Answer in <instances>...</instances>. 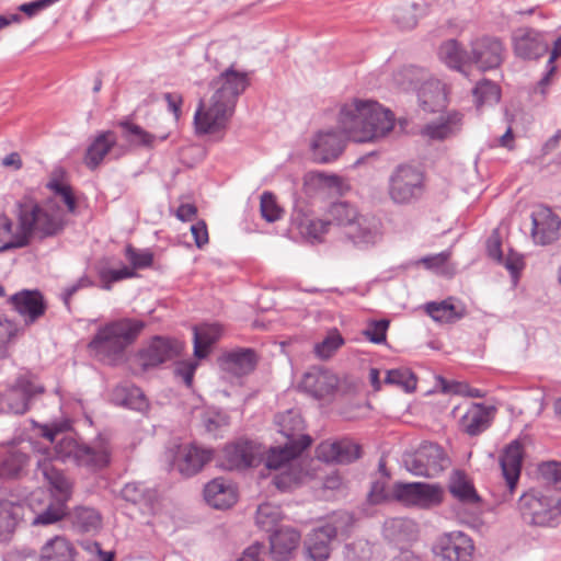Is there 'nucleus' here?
Wrapping results in <instances>:
<instances>
[{"instance_id":"22","label":"nucleus","mask_w":561,"mask_h":561,"mask_svg":"<svg viewBox=\"0 0 561 561\" xmlns=\"http://www.w3.org/2000/svg\"><path fill=\"white\" fill-rule=\"evenodd\" d=\"M9 301L16 312L24 318L26 324L35 322L46 310L44 298L37 290H22L12 295Z\"/></svg>"},{"instance_id":"20","label":"nucleus","mask_w":561,"mask_h":561,"mask_svg":"<svg viewBox=\"0 0 561 561\" xmlns=\"http://www.w3.org/2000/svg\"><path fill=\"white\" fill-rule=\"evenodd\" d=\"M344 135L333 129L319 131L311 142L314 159L327 163L336 159L344 150Z\"/></svg>"},{"instance_id":"11","label":"nucleus","mask_w":561,"mask_h":561,"mask_svg":"<svg viewBox=\"0 0 561 561\" xmlns=\"http://www.w3.org/2000/svg\"><path fill=\"white\" fill-rule=\"evenodd\" d=\"M504 59V46L494 37L484 36L471 43L468 60L481 71L500 67Z\"/></svg>"},{"instance_id":"5","label":"nucleus","mask_w":561,"mask_h":561,"mask_svg":"<svg viewBox=\"0 0 561 561\" xmlns=\"http://www.w3.org/2000/svg\"><path fill=\"white\" fill-rule=\"evenodd\" d=\"M144 328L145 322L134 318L112 320L98 329L88 348L99 360L108 365L116 364Z\"/></svg>"},{"instance_id":"31","label":"nucleus","mask_w":561,"mask_h":561,"mask_svg":"<svg viewBox=\"0 0 561 561\" xmlns=\"http://www.w3.org/2000/svg\"><path fill=\"white\" fill-rule=\"evenodd\" d=\"M417 98L425 112L440 111L447 104L445 84L434 78L425 80L417 90Z\"/></svg>"},{"instance_id":"13","label":"nucleus","mask_w":561,"mask_h":561,"mask_svg":"<svg viewBox=\"0 0 561 561\" xmlns=\"http://www.w3.org/2000/svg\"><path fill=\"white\" fill-rule=\"evenodd\" d=\"M531 238L536 244L547 245L559 239L560 217L547 206H538L531 213Z\"/></svg>"},{"instance_id":"56","label":"nucleus","mask_w":561,"mask_h":561,"mask_svg":"<svg viewBox=\"0 0 561 561\" xmlns=\"http://www.w3.org/2000/svg\"><path fill=\"white\" fill-rule=\"evenodd\" d=\"M260 210L262 217L268 222L279 220L284 213L277 204L275 195L271 192H264L261 195Z\"/></svg>"},{"instance_id":"17","label":"nucleus","mask_w":561,"mask_h":561,"mask_svg":"<svg viewBox=\"0 0 561 561\" xmlns=\"http://www.w3.org/2000/svg\"><path fill=\"white\" fill-rule=\"evenodd\" d=\"M513 48L517 57L538 59L549 49V43L543 34L528 27H520L513 34Z\"/></svg>"},{"instance_id":"18","label":"nucleus","mask_w":561,"mask_h":561,"mask_svg":"<svg viewBox=\"0 0 561 561\" xmlns=\"http://www.w3.org/2000/svg\"><path fill=\"white\" fill-rule=\"evenodd\" d=\"M337 385L339 379L332 371L322 367H312L304 374L299 387L311 397L322 399L332 394Z\"/></svg>"},{"instance_id":"12","label":"nucleus","mask_w":561,"mask_h":561,"mask_svg":"<svg viewBox=\"0 0 561 561\" xmlns=\"http://www.w3.org/2000/svg\"><path fill=\"white\" fill-rule=\"evenodd\" d=\"M214 451L196 444L179 445L173 453V465L183 476L191 477L199 472L213 459Z\"/></svg>"},{"instance_id":"52","label":"nucleus","mask_w":561,"mask_h":561,"mask_svg":"<svg viewBox=\"0 0 561 561\" xmlns=\"http://www.w3.org/2000/svg\"><path fill=\"white\" fill-rule=\"evenodd\" d=\"M344 339L337 330H331L327 336L314 345V353L321 359H329L342 345Z\"/></svg>"},{"instance_id":"1","label":"nucleus","mask_w":561,"mask_h":561,"mask_svg":"<svg viewBox=\"0 0 561 561\" xmlns=\"http://www.w3.org/2000/svg\"><path fill=\"white\" fill-rule=\"evenodd\" d=\"M250 84L248 72L230 66L209 83L211 94L199 101L194 114L197 135H211L226 129L239 96Z\"/></svg>"},{"instance_id":"7","label":"nucleus","mask_w":561,"mask_h":561,"mask_svg":"<svg viewBox=\"0 0 561 561\" xmlns=\"http://www.w3.org/2000/svg\"><path fill=\"white\" fill-rule=\"evenodd\" d=\"M424 193V174L416 168L402 164L389 179V196L396 204H410Z\"/></svg>"},{"instance_id":"16","label":"nucleus","mask_w":561,"mask_h":561,"mask_svg":"<svg viewBox=\"0 0 561 561\" xmlns=\"http://www.w3.org/2000/svg\"><path fill=\"white\" fill-rule=\"evenodd\" d=\"M344 236L356 248L367 249L381 239V224L374 216L359 214Z\"/></svg>"},{"instance_id":"55","label":"nucleus","mask_w":561,"mask_h":561,"mask_svg":"<svg viewBox=\"0 0 561 561\" xmlns=\"http://www.w3.org/2000/svg\"><path fill=\"white\" fill-rule=\"evenodd\" d=\"M75 524L82 531H93L101 526V516L94 508L79 507L75 514Z\"/></svg>"},{"instance_id":"60","label":"nucleus","mask_w":561,"mask_h":561,"mask_svg":"<svg viewBox=\"0 0 561 561\" xmlns=\"http://www.w3.org/2000/svg\"><path fill=\"white\" fill-rule=\"evenodd\" d=\"M559 57H561V36L553 44L551 55L547 62V68H548L547 72L542 77V79L538 82V88L542 95L546 94V87L550 83V78L556 72L557 67L554 65V61Z\"/></svg>"},{"instance_id":"50","label":"nucleus","mask_w":561,"mask_h":561,"mask_svg":"<svg viewBox=\"0 0 561 561\" xmlns=\"http://www.w3.org/2000/svg\"><path fill=\"white\" fill-rule=\"evenodd\" d=\"M201 423L205 431L214 436L229 425V417L222 411L207 409L201 414Z\"/></svg>"},{"instance_id":"38","label":"nucleus","mask_w":561,"mask_h":561,"mask_svg":"<svg viewBox=\"0 0 561 561\" xmlns=\"http://www.w3.org/2000/svg\"><path fill=\"white\" fill-rule=\"evenodd\" d=\"M383 536L397 545L405 543L416 538L417 526L408 518H391L383 525Z\"/></svg>"},{"instance_id":"29","label":"nucleus","mask_w":561,"mask_h":561,"mask_svg":"<svg viewBox=\"0 0 561 561\" xmlns=\"http://www.w3.org/2000/svg\"><path fill=\"white\" fill-rule=\"evenodd\" d=\"M523 461V447L517 440L512 442L504 449L500 465L502 468V474L506 481L507 488L512 493L519 480Z\"/></svg>"},{"instance_id":"28","label":"nucleus","mask_w":561,"mask_h":561,"mask_svg":"<svg viewBox=\"0 0 561 561\" xmlns=\"http://www.w3.org/2000/svg\"><path fill=\"white\" fill-rule=\"evenodd\" d=\"M181 350L182 344L178 341L154 337L149 346L145 348L140 354L142 366L151 367L160 365L171 359Z\"/></svg>"},{"instance_id":"62","label":"nucleus","mask_w":561,"mask_h":561,"mask_svg":"<svg viewBox=\"0 0 561 561\" xmlns=\"http://www.w3.org/2000/svg\"><path fill=\"white\" fill-rule=\"evenodd\" d=\"M58 1L59 0H34L31 2H25L18 7L16 12L22 14L24 20L33 19L42 11L46 10Z\"/></svg>"},{"instance_id":"44","label":"nucleus","mask_w":561,"mask_h":561,"mask_svg":"<svg viewBox=\"0 0 561 561\" xmlns=\"http://www.w3.org/2000/svg\"><path fill=\"white\" fill-rule=\"evenodd\" d=\"M359 215L357 209L344 202L333 204L328 211V221L342 228L343 234Z\"/></svg>"},{"instance_id":"49","label":"nucleus","mask_w":561,"mask_h":561,"mask_svg":"<svg viewBox=\"0 0 561 561\" xmlns=\"http://www.w3.org/2000/svg\"><path fill=\"white\" fill-rule=\"evenodd\" d=\"M331 221L304 217L299 220L298 229L305 238L311 241H320L322 236L329 231Z\"/></svg>"},{"instance_id":"4","label":"nucleus","mask_w":561,"mask_h":561,"mask_svg":"<svg viewBox=\"0 0 561 561\" xmlns=\"http://www.w3.org/2000/svg\"><path fill=\"white\" fill-rule=\"evenodd\" d=\"M37 473L48 482L51 491L36 490L27 499L33 513V526H48L60 522L68 513L67 502L71 496V483L56 469L49 457L37 460Z\"/></svg>"},{"instance_id":"43","label":"nucleus","mask_w":561,"mask_h":561,"mask_svg":"<svg viewBox=\"0 0 561 561\" xmlns=\"http://www.w3.org/2000/svg\"><path fill=\"white\" fill-rule=\"evenodd\" d=\"M113 401L136 411L147 408V400L140 388L136 386H118L113 391Z\"/></svg>"},{"instance_id":"30","label":"nucleus","mask_w":561,"mask_h":561,"mask_svg":"<svg viewBox=\"0 0 561 561\" xmlns=\"http://www.w3.org/2000/svg\"><path fill=\"white\" fill-rule=\"evenodd\" d=\"M300 534L291 527H280L270 536L271 554L275 561H287L298 547Z\"/></svg>"},{"instance_id":"32","label":"nucleus","mask_w":561,"mask_h":561,"mask_svg":"<svg viewBox=\"0 0 561 561\" xmlns=\"http://www.w3.org/2000/svg\"><path fill=\"white\" fill-rule=\"evenodd\" d=\"M116 141V136L111 130L98 134L87 147L83 158L85 167L92 171L98 169Z\"/></svg>"},{"instance_id":"61","label":"nucleus","mask_w":561,"mask_h":561,"mask_svg":"<svg viewBox=\"0 0 561 561\" xmlns=\"http://www.w3.org/2000/svg\"><path fill=\"white\" fill-rule=\"evenodd\" d=\"M126 257L134 268H146L151 266L153 262V254L149 250H136L133 247H127Z\"/></svg>"},{"instance_id":"3","label":"nucleus","mask_w":561,"mask_h":561,"mask_svg":"<svg viewBox=\"0 0 561 561\" xmlns=\"http://www.w3.org/2000/svg\"><path fill=\"white\" fill-rule=\"evenodd\" d=\"M341 133L355 142H370L388 135L394 127L390 110L371 100L353 99L339 112Z\"/></svg>"},{"instance_id":"9","label":"nucleus","mask_w":561,"mask_h":561,"mask_svg":"<svg viewBox=\"0 0 561 561\" xmlns=\"http://www.w3.org/2000/svg\"><path fill=\"white\" fill-rule=\"evenodd\" d=\"M443 495L444 491L438 484L423 482H397L393 484V499L408 506L431 508L443 502Z\"/></svg>"},{"instance_id":"45","label":"nucleus","mask_w":561,"mask_h":561,"mask_svg":"<svg viewBox=\"0 0 561 561\" xmlns=\"http://www.w3.org/2000/svg\"><path fill=\"white\" fill-rule=\"evenodd\" d=\"M126 138L135 145L152 148L158 141H164L168 134L160 136L153 135L141 128L140 126L131 123H122Z\"/></svg>"},{"instance_id":"47","label":"nucleus","mask_w":561,"mask_h":561,"mask_svg":"<svg viewBox=\"0 0 561 561\" xmlns=\"http://www.w3.org/2000/svg\"><path fill=\"white\" fill-rule=\"evenodd\" d=\"M282 518V510L275 504L263 503L257 507L255 516L256 525L264 531L273 534Z\"/></svg>"},{"instance_id":"26","label":"nucleus","mask_w":561,"mask_h":561,"mask_svg":"<svg viewBox=\"0 0 561 561\" xmlns=\"http://www.w3.org/2000/svg\"><path fill=\"white\" fill-rule=\"evenodd\" d=\"M256 453L249 442L227 445L222 450L221 467L227 470H241L254 466Z\"/></svg>"},{"instance_id":"35","label":"nucleus","mask_w":561,"mask_h":561,"mask_svg":"<svg viewBox=\"0 0 561 561\" xmlns=\"http://www.w3.org/2000/svg\"><path fill=\"white\" fill-rule=\"evenodd\" d=\"M448 490L454 499L465 505H476L480 502L471 479L462 471H454L449 478Z\"/></svg>"},{"instance_id":"14","label":"nucleus","mask_w":561,"mask_h":561,"mask_svg":"<svg viewBox=\"0 0 561 561\" xmlns=\"http://www.w3.org/2000/svg\"><path fill=\"white\" fill-rule=\"evenodd\" d=\"M45 388L39 382L36 375L31 371L21 373L15 379L14 383L11 385L5 394H0V407L7 408L10 402H16L18 400L23 399L25 401L26 408L25 413L30 409L31 401L34 397L44 393Z\"/></svg>"},{"instance_id":"25","label":"nucleus","mask_w":561,"mask_h":561,"mask_svg":"<svg viewBox=\"0 0 561 561\" xmlns=\"http://www.w3.org/2000/svg\"><path fill=\"white\" fill-rule=\"evenodd\" d=\"M205 501L217 510L231 507L237 502V489L234 484L224 478L209 481L204 489Z\"/></svg>"},{"instance_id":"15","label":"nucleus","mask_w":561,"mask_h":561,"mask_svg":"<svg viewBox=\"0 0 561 561\" xmlns=\"http://www.w3.org/2000/svg\"><path fill=\"white\" fill-rule=\"evenodd\" d=\"M69 428V421L54 422L51 424L43 426L42 435L50 444L57 442L54 447L56 459H60L64 462L72 460L76 463L77 454L79 453L81 444H78L69 435L62 436L60 439H58V436L67 432Z\"/></svg>"},{"instance_id":"27","label":"nucleus","mask_w":561,"mask_h":561,"mask_svg":"<svg viewBox=\"0 0 561 561\" xmlns=\"http://www.w3.org/2000/svg\"><path fill=\"white\" fill-rule=\"evenodd\" d=\"M310 444L311 438L302 435L298 440L289 439L284 447L271 448L266 458V467L277 470L287 467V465L289 466Z\"/></svg>"},{"instance_id":"8","label":"nucleus","mask_w":561,"mask_h":561,"mask_svg":"<svg viewBox=\"0 0 561 561\" xmlns=\"http://www.w3.org/2000/svg\"><path fill=\"white\" fill-rule=\"evenodd\" d=\"M404 467L414 476L435 478L449 463L443 448L434 443H424L413 454L404 456Z\"/></svg>"},{"instance_id":"48","label":"nucleus","mask_w":561,"mask_h":561,"mask_svg":"<svg viewBox=\"0 0 561 561\" xmlns=\"http://www.w3.org/2000/svg\"><path fill=\"white\" fill-rule=\"evenodd\" d=\"M342 184L340 176L334 174H328L325 172L313 171L309 172L305 176V185L309 190L313 191H325L333 190L339 191Z\"/></svg>"},{"instance_id":"36","label":"nucleus","mask_w":561,"mask_h":561,"mask_svg":"<svg viewBox=\"0 0 561 561\" xmlns=\"http://www.w3.org/2000/svg\"><path fill=\"white\" fill-rule=\"evenodd\" d=\"M23 515L22 504L0 499V540H8L13 535Z\"/></svg>"},{"instance_id":"46","label":"nucleus","mask_w":561,"mask_h":561,"mask_svg":"<svg viewBox=\"0 0 561 561\" xmlns=\"http://www.w3.org/2000/svg\"><path fill=\"white\" fill-rule=\"evenodd\" d=\"M426 313L437 322H454L461 318V313L457 312L451 299L443 301H431L425 305Z\"/></svg>"},{"instance_id":"33","label":"nucleus","mask_w":561,"mask_h":561,"mask_svg":"<svg viewBox=\"0 0 561 561\" xmlns=\"http://www.w3.org/2000/svg\"><path fill=\"white\" fill-rule=\"evenodd\" d=\"M493 411L491 407L473 403L460 419L463 432L474 436L485 431L490 425Z\"/></svg>"},{"instance_id":"39","label":"nucleus","mask_w":561,"mask_h":561,"mask_svg":"<svg viewBox=\"0 0 561 561\" xmlns=\"http://www.w3.org/2000/svg\"><path fill=\"white\" fill-rule=\"evenodd\" d=\"M28 456L22 449L10 447L0 454V481L18 478L28 463Z\"/></svg>"},{"instance_id":"37","label":"nucleus","mask_w":561,"mask_h":561,"mask_svg":"<svg viewBox=\"0 0 561 561\" xmlns=\"http://www.w3.org/2000/svg\"><path fill=\"white\" fill-rule=\"evenodd\" d=\"M222 334V328L217 323H204L193 328L194 355L205 358L209 348Z\"/></svg>"},{"instance_id":"40","label":"nucleus","mask_w":561,"mask_h":561,"mask_svg":"<svg viewBox=\"0 0 561 561\" xmlns=\"http://www.w3.org/2000/svg\"><path fill=\"white\" fill-rule=\"evenodd\" d=\"M468 57L469 53L466 51L456 39H448L438 48L439 60L448 68L457 70L465 76H467L465 67L470 64Z\"/></svg>"},{"instance_id":"64","label":"nucleus","mask_w":561,"mask_h":561,"mask_svg":"<svg viewBox=\"0 0 561 561\" xmlns=\"http://www.w3.org/2000/svg\"><path fill=\"white\" fill-rule=\"evenodd\" d=\"M389 327V321L379 320L368 324L364 331V335L375 344H381L386 341V333Z\"/></svg>"},{"instance_id":"34","label":"nucleus","mask_w":561,"mask_h":561,"mask_svg":"<svg viewBox=\"0 0 561 561\" xmlns=\"http://www.w3.org/2000/svg\"><path fill=\"white\" fill-rule=\"evenodd\" d=\"M75 546L64 536L48 539L41 549L39 561H76Z\"/></svg>"},{"instance_id":"24","label":"nucleus","mask_w":561,"mask_h":561,"mask_svg":"<svg viewBox=\"0 0 561 561\" xmlns=\"http://www.w3.org/2000/svg\"><path fill=\"white\" fill-rule=\"evenodd\" d=\"M337 535V527L325 525L314 529L306 540V553L310 561H327L331 554V541Z\"/></svg>"},{"instance_id":"59","label":"nucleus","mask_w":561,"mask_h":561,"mask_svg":"<svg viewBox=\"0 0 561 561\" xmlns=\"http://www.w3.org/2000/svg\"><path fill=\"white\" fill-rule=\"evenodd\" d=\"M539 472L547 483L561 490V462L548 461L539 466Z\"/></svg>"},{"instance_id":"6","label":"nucleus","mask_w":561,"mask_h":561,"mask_svg":"<svg viewBox=\"0 0 561 561\" xmlns=\"http://www.w3.org/2000/svg\"><path fill=\"white\" fill-rule=\"evenodd\" d=\"M518 507L524 519L536 526L553 527L561 517V501L548 491L530 489L519 497Z\"/></svg>"},{"instance_id":"19","label":"nucleus","mask_w":561,"mask_h":561,"mask_svg":"<svg viewBox=\"0 0 561 561\" xmlns=\"http://www.w3.org/2000/svg\"><path fill=\"white\" fill-rule=\"evenodd\" d=\"M317 457L325 462L350 463L360 457V446L348 438L322 442L317 447Z\"/></svg>"},{"instance_id":"51","label":"nucleus","mask_w":561,"mask_h":561,"mask_svg":"<svg viewBox=\"0 0 561 561\" xmlns=\"http://www.w3.org/2000/svg\"><path fill=\"white\" fill-rule=\"evenodd\" d=\"M304 472L296 463H290L285 470L273 478L275 486L280 491H289L300 484Z\"/></svg>"},{"instance_id":"58","label":"nucleus","mask_w":561,"mask_h":561,"mask_svg":"<svg viewBox=\"0 0 561 561\" xmlns=\"http://www.w3.org/2000/svg\"><path fill=\"white\" fill-rule=\"evenodd\" d=\"M450 257L449 251H443L440 253L424 256L421 259V263L428 270L434 271L437 274L450 275L451 272L448 266V260Z\"/></svg>"},{"instance_id":"2","label":"nucleus","mask_w":561,"mask_h":561,"mask_svg":"<svg viewBox=\"0 0 561 561\" xmlns=\"http://www.w3.org/2000/svg\"><path fill=\"white\" fill-rule=\"evenodd\" d=\"M67 225L66 213L50 201L44 206L32 203L20 205L19 227L13 229L12 220L0 213V251L22 248L31 237L46 238L58 234Z\"/></svg>"},{"instance_id":"54","label":"nucleus","mask_w":561,"mask_h":561,"mask_svg":"<svg viewBox=\"0 0 561 561\" xmlns=\"http://www.w3.org/2000/svg\"><path fill=\"white\" fill-rule=\"evenodd\" d=\"M385 382L396 385L404 391H413L416 388V378L408 368H397L387 371Z\"/></svg>"},{"instance_id":"21","label":"nucleus","mask_w":561,"mask_h":561,"mask_svg":"<svg viewBox=\"0 0 561 561\" xmlns=\"http://www.w3.org/2000/svg\"><path fill=\"white\" fill-rule=\"evenodd\" d=\"M111 449L107 440L98 437L91 445L81 444L76 465L89 470H99L110 463Z\"/></svg>"},{"instance_id":"53","label":"nucleus","mask_w":561,"mask_h":561,"mask_svg":"<svg viewBox=\"0 0 561 561\" xmlns=\"http://www.w3.org/2000/svg\"><path fill=\"white\" fill-rule=\"evenodd\" d=\"M473 96L476 99L477 106L483 104H495L500 101L501 92L500 88L492 81L482 80L473 89Z\"/></svg>"},{"instance_id":"23","label":"nucleus","mask_w":561,"mask_h":561,"mask_svg":"<svg viewBox=\"0 0 561 561\" xmlns=\"http://www.w3.org/2000/svg\"><path fill=\"white\" fill-rule=\"evenodd\" d=\"M256 363L257 356L251 348H237L222 354L219 358L221 370L236 377L250 374Z\"/></svg>"},{"instance_id":"63","label":"nucleus","mask_w":561,"mask_h":561,"mask_svg":"<svg viewBox=\"0 0 561 561\" xmlns=\"http://www.w3.org/2000/svg\"><path fill=\"white\" fill-rule=\"evenodd\" d=\"M18 327L8 319H0V357L7 354V345L16 336Z\"/></svg>"},{"instance_id":"10","label":"nucleus","mask_w":561,"mask_h":561,"mask_svg":"<svg viewBox=\"0 0 561 561\" xmlns=\"http://www.w3.org/2000/svg\"><path fill=\"white\" fill-rule=\"evenodd\" d=\"M473 551L472 539L459 530L440 535L432 546L435 561H471Z\"/></svg>"},{"instance_id":"41","label":"nucleus","mask_w":561,"mask_h":561,"mask_svg":"<svg viewBox=\"0 0 561 561\" xmlns=\"http://www.w3.org/2000/svg\"><path fill=\"white\" fill-rule=\"evenodd\" d=\"M462 126V115L458 112L449 113L442 122L427 124L423 134L433 139H445L457 134Z\"/></svg>"},{"instance_id":"42","label":"nucleus","mask_w":561,"mask_h":561,"mask_svg":"<svg viewBox=\"0 0 561 561\" xmlns=\"http://www.w3.org/2000/svg\"><path fill=\"white\" fill-rule=\"evenodd\" d=\"M122 496L128 502L151 510L157 500V492L142 482H130L126 483L122 489Z\"/></svg>"},{"instance_id":"57","label":"nucleus","mask_w":561,"mask_h":561,"mask_svg":"<svg viewBox=\"0 0 561 561\" xmlns=\"http://www.w3.org/2000/svg\"><path fill=\"white\" fill-rule=\"evenodd\" d=\"M47 187L65 203L68 213H76L77 202L69 185L64 184L58 180H50L47 184Z\"/></svg>"}]
</instances>
